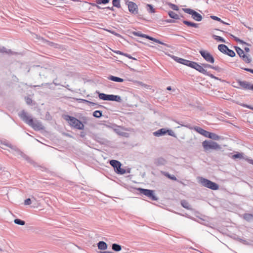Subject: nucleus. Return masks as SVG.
Masks as SVG:
<instances>
[{
    "instance_id": "obj_1",
    "label": "nucleus",
    "mask_w": 253,
    "mask_h": 253,
    "mask_svg": "<svg viewBox=\"0 0 253 253\" xmlns=\"http://www.w3.org/2000/svg\"><path fill=\"white\" fill-rule=\"evenodd\" d=\"M18 116L25 123L31 126L35 130H40L44 129L42 123L39 121H34L33 119L28 116L25 110L21 111L18 113Z\"/></svg>"
},
{
    "instance_id": "obj_2",
    "label": "nucleus",
    "mask_w": 253,
    "mask_h": 253,
    "mask_svg": "<svg viewBox=\"0 0 253 253\" xmlns=\"http://www.w3.org/2000/svg\"><path fill=\"white\" fill-rule=\"evenodd\" d=\"M64 119L69 122V125L71 126L78 129H84V125L81 121L77 118L67 115L64 116Z\"/></svg>"
},
{
    "instance_id": "obj_3",
    "label": "nucleus",
    "mask_w": 253,
    "mask_h": 253,
    "mask_svg": "<svg viewBox=\"0 0 253 253\" xmlns=\"http://www.w3.org/2000/svg\"><path fill=\"white\" fill-rule=\"evenodd\" d=\"M199 182L203 186L205 187L208 188L213 190H216L219 189V185L207 178L203 177H199Z\"/></svg>"
},
{
    "instance_id": "obj_4",
    "label": "nucleus",
    "mask_w": 253,
    "mask_h": 253,
    "mask_svg": "<svg viewBox=\"0 0 253 253\" xmlns=\"http://www.w3.org/2000/svg\"><path fill=\"white\" fill-rule=\"evenodd\" d=\"M96 92L98 94L99 98L101 100L105 101H113L120 103L122 102V99L119 95L114 94H106L104 93H100L97 91H96Z\"/></svg>"
},
{
    "instance_id": "obj_5",
    "label": "nucleus",
    "mask_w": 253,
    "mask_h": 253,
    "mask_svg": "<svg viewBox=\"0 0 253 253\" xmlns=\"http://www.w3.org/2000/svg\"><path fill=\"white\" fill-rule=\"evenodd\" d=\"M194 129L197 132L206 137L214 140H218L220 139V136L216 134L208 131L200 127L196 126Z\"/></svg>"
},
{
    "instance_id": "obj_6",
    "label": "nucleus",
    "mask_w": 253,
    "mask_h": 253,
    "mask_svg": "<svg viewBox=\"0 0 253 253\" xmlns=\"http://www.w3.org/2000/svg\"><path fill=\"white\" fill-rule=\"evenodd\" d=\"M202 145L206 151L210 149L217 150L220 148V145L217 142L211 140L204 141L202 142Z\"/></svg>"
},
{
    "instance_id": "obj_7",
    "label": "nucleus",
    "mask_w": 253,
    "mask_h": 253,
    "mask_svg": "<svg viewBox=\"0 0 253 253\" xmlns=\"http://www.w3.org/2000/svg\"><path fill=\"white\" fill-rule=\"evenodd\" d=\"M109 163L110 165L114 168V170L117 173L124 174L126 172L125 169L121 168L122 164L119 161L112 160L110 161Z\"/></svg>"
},
{
    "instance_id": "obj_8",
    "label": "nucleus",
    "mask_w": 253,
    "mask_h": 253,
    "mask_svg": "<svg viewBox=\"0 0 253 253\" xmlns=\"http://www.w3.org/2000/svg\"><path fill=\"white\" fill-rule=\"evenodd\" d=\"M138 191L140 194L146 196L151 200L157 201L158 199V198L155 195L154 191L152 190L139 188L138 189Z\"/></svg>"
},
{
    "instance_id": "obj_9",
    "label": "nucleus",
    "mask_w": 253,
    "mask_h": 253,
    "mask_svg": "<svg viewBox=\"0 0 253 253\" xmlns=\"http://www.w3.org/2000/svg\"><path fill=\"white\" fill-rule=\"evenodd\" d=\"M235 48L236 52L239 55L240 57H241L245 63L249 64L251 62L252 58L250 57L249 54H245L244 53V51L239 47L235 46Z\"/></svg>"
},
{
    "instance_id": "obj_10",
    "label": "nucleus",
    "mask_w": 253,
    "mask_h": 253,
    "mask_svg": "<svg viewBox=\"0 0 253 253\" xmlns=\"http://www.w3.org/2000/svg\"><path fill=\"white\" fill-rule=\"evenodd\" d=\"M182 9L185 13L191 15L192 18L197 21H201L203 19L200 14L192 9L183 8Z\"/></svg>"
},
{
    "instance_id": "obj_11",
    "label": "nucleus",
    "mask_w": 253,
    "mask_h": 253,
    "mask_svg": "<svg viewBox=\"0 0 253 253\" xmlns=\"http://www.w3.org/2000/svg\"><path fill=\"white\" fill-rule=\"evenodd\" d=\"M125 2L126 4L127 5L128 10L131 13L133 14L138 13V6L135 2L128 0H125Z\"/></svg>"
},
{
    "instance_id": "obj_12",
    "label": "nucleus",
    "mask_w": 253,
    "mask_h": 253,
    "mask_svg": "<svg viewBox=\"0 0 253 253\" xmlns=\"http://www.w3.org/2000/svg\"><path fill=\"white\" fill-rule=\"evenodd\" d=\"M199 53L203 58L208 62L210 63H213L214 59L213 56L208 51L204 50H201Z\"/></svg>"
},
{
    "instance_id": "obj_13",
    "label": "nucleus",
    "mask_w": 253,
    "mask_h": 253,
    "mask_svg": "<svg viewBox=\"0 0 253 253\" xmlns=\"http://www.w3.org/2000/svg\"><path fill=\"white\" fill-rule=\"evenodd\" d=\"M172 59H174V61H176L177 63L183 64L184 65H186L188 67H191V64L192 63V61H189L183 58H179L175 56H172Z\"/></svg>"
},
{
    "instance_id": "obj_14",
    "label": "nucleus",
    "mask_w": 253,
    "mask_h": 253,
    "mask_svg": "<svg viewBox=\"0 0 253 253\" xmlns=\"http://www.w3.org/2000/svg\"><path fill=\"white\" fill-rule=\"evenodd\" d=\"M192 68H193L201 73L203 74H205L206 73L207 70H206L203 67L202 65H200L198 63L193 61L190 67Z\"/></svg>"
},
{
    "instance_id": "obj_15",
    "label": "nucleus",
    "mask_w": 253,
    "mask_h": 253,
    "mask_svg": "<svg viewBox=\"0 0 253 253\" xmlns=\"http://www.w3.org/2000/svg\"><path fill=\"white\" fill-rule=\"evenodd\" d=\"M238 84L242 88L244 89H249L250 90V87L253 84H251L250 83L247 81H242L241 80L237 81Z\"/></svg>"
},
{
    "instance_id": "obj_16",
    "label": "nucleus",
    "mask_w": 253,
    "mask_h": 253,
    "mask_svg": "<svg viewBox=\"0 0 253 253\" xmlns=\"http://www.w3.org/2000/svg\"><path fill=\"white\" fill-rule=\"evenodd\" d=\"M41 41L43 43H46L47 45L51 47H53L54 48H59L60 47L59 44L52 42H50L46 39H44V38H41Z\"/></svg>"
},
{
    "instance_id": "obj_17",
    "label": "nucleus",
    "mask_w": 253,
    "mask_h": 253,
    "mask_svg": "<svg viewBox=\"0 0 253 253\" xmlns=\"http://www.w3.org/2000/svg\"><path fill=\"white\" fill-rule=\"evenodd\" d=\"M167 163V161L162 157L158 158L154 160V164L157 166H164Z\"/></svg>"
},
{
    "instance_id": "obj_18",
    "label": "nucleus",
    "mask_w": 253,
    "mask_h": 253,
    "mask_svg": "<svg viewBox=\"0 0 253 253\" xmlns=\"http://www.w3.org/2000/svg\"><path fill=\"white\" fill-rule=\"evenodd\" d=\"M95 140L96 142L102 145H107L109 142L107 139L99 136H96Z\"/></svg>"
},
{
    "instance_id": "obj_19",
    "label": "nucleus",
    "mask_w": 253,
    "mask_h": 253,
    "mask_svg": "<svg viewBox=\"0 0 253 253\" xmlns=\"http://www.w3.org/2000/svg\"><path fill=\"white\" fill-rule=\"evenodd\" d=\"M167 133L166 128H161L153 132V135L155 136L159 137L165 135Z\"/></svg>"
},
{
    "instance_id": "obj_20",
    "label": "nucleus",
    "mask_w": 253,
    "mask_h": 253,
    "mask_svg": "<svg viewBox=\"0 0 253 253\" xmlns=\"http://www.w3.org/2000/svg\"><path fill=\"white\" fill-rule=\"evenodd\" d=\"M97 245L98 249L100 250H105L108 248L107 243L104 241H99Z\"/></svg>"
},
{
    "instance_id": "obj_21",
    "label": "nucleus",
    "mask_w": 253,
    "mask_h": 253,
    "mask_svg": "<svg viewBox=\"0 0 253 253\" xmlns=\"http://www.w3.org/2000/svg\"><path fill=\"white\" fill-rule=\"evenodd\" d=\"M108 79L111 81L115 82H119V83H122L124 82V79H122L121 78L115 77L114 76H110L108 77Z\"/></svg>"
},
{
    "instance_id": "obj_22",
    "label": "nucleus",
    "mask_w": 253,
    "mask_h": 253,
    "mask_svg": "<svg viewBox=\"0 0 253 253\" xmlns=\"http://www.w3.org/2000/svg\"><path fill=\"white\" fill-rule=\"evenodd\" d=\"M183 23L188 26L196 28H198L199 25V24L195 23L187 20H183Z\"/></svg>"
},
{
    "instance_id": "obj_23",
    "label": "nucleus",
    "mask_w": 253,
    "mask_h": 253,
    "mask_svg": "<svg viewBox=\"0 0 253 253\" xmlns=\"http://www.w3.org/2000/svg\"><path fill=\"white\" fill-rule=\"evenodd\" d=\"M228 48V46L225 44H221L218 46V49L224 54H225Z\"/></svg>"
},
{
    "instance_id": "obj_24",
    "label": "nucleus",
    "mask_w": 253,
    "mask_h": 253,
    "mask_svg": "<svg viewBox=\"0 0 253 253\" xmlns=\"http://www.w3.org/2000/svg\"><path fill=\"white\" fill-rule=\"evenodd\" d=\"M132 34L135 36H137V37H142V38H145L146 39H148V37H149V35H146V34H142L141 33V32H132Z\"/></svg>"
},
{
    "instance_id": "obj_25",
    "label": "nucleus",
    "mask_w": 253,
    "mask_h": 253,
    "mask_svg": "<svg viewBox=\"0 0 253 253\" xmlns=\"http://www.w3.org/2000/svg\"><path fill=\"white\" fill-rule=\"evenodd\" d=\"M181 205L185 209L187 210H191V208L190 207V206L188 202H187L185 200H181Z\"/></svg>"
},
{
    "instance_id": "obj_26",
    "label": "nucleus",
    "mask_w": 253,
    "mask_h": 253,
    "mask_svg": "<svg viewBox=\"0 0 253 253\" xmlns=\"http://www.w3.org/2000/svg\"><path fill=\"white\" fill-rule=\"evenodd\" d=\"M147 39H148V40H149L150 41H153V42H155L158 43L159 44L164 45H165V46H166L167 47H169V46L167 44H166V43H165L160 41V40H158L157 39H155V38H154L153 37H152L151 36H149V37H148V38Z\"/></svg>"
},
{
    "instance_id": "obj_27",
    "label": "nucleus",
    "mask_w": 253,
    "mask_h": 253,
    "mask_svg": "<svg viewBox=\"0 0 253 253\" xmlns=\"http://www.w3.org/2000/svg\"><path fill=\"white\" fill-rule=\"evenodd\" d=\"M112 249L115 252H119L122 250V246L118 244L114 243L112 245Z\"/></svg>"
},
{
    "instance_id": "obj_28",
    "label": "nucleus",
    "mask_w": 253,
    "mask_h": 253,
    "mask_svg": "<svg viewBox=\"0 0 253 253\" xmlns=\"http://www.w3.org/2000/svg\"><path fill=\"white\" fill-rule=\"evenodd\" d=\"M230 37H232V38H233V39L237 42H239L240 43H241V44H247V45H250V44L247 43V42H245L244 41H243V40L239 39L238 38L234 36V35H233L232 34H229Z\"/></svg>"
},
{
    "instance_id": "obj_29",
    "label": "nucleus",
    "mask_w": 253,
    "mask_h": 253,
    "mask_svg": "<svg viewBox=\"0 0 253 253\" xmlns=\"http://www.w3.org/2000/svg\"><path fill=\"white\" fill-rule=\"evenodd\" d=\"M169 16L174 19H180L179 16L172 11H169L168 13Z\"/></svg>"
},
{
    "instance_id": "obj_30",
    "label": "nucleus",
    "mask_w": 253,
    "mask_h": 253,
    "mask_svg": "<svg viewBox=\"0 0 253 253\" xmlns=\"http://www.w3.org/2000/svg\"><path fill=\"white\" fill-rule=\"evenodd\" d=\"M0 52L6 53L8 54H13V52L10 49L7 50L4 46H0Z\"/></svg>"
},
{
    "instance_id": "obj_31",
    "label": "nucleus",
    "mask_w": 253,
    "mask_h": 253,
    "mask_svg": "<svg viewBox=\"0 0 253 253\" xmlns=\"http://www.w3.org/2000/svg\"><path fill=\"white\" fill-rule=\"evenodd\" d=\"M243 217L247 221H251L253 219V215L251 213H245Z\"/></svg>"
},
{
    "instance_id": "obj_32",
    "label": "nucleus",
    "mask_w": 253,
    "mask_h": 253,
    "mask_svg": "<svg viewBox=\"0 0 253 253\" xmlns=\"http://www.w3.org/2000/svg\"><path fill=\"white\" fill-rule=\"evenodd\" d=\"M146 8L147 11L150 13H153L156 12L155 9L154 8L153 5L151 4H147Z\"/></svg>"
},
{
    "instance_id": "obj_33",
    "label": "nucleus",
    "mask_w": 253,
    "mask_h": 253,
    "mask_svg": "<svg viewBox=\"0 0 253 253\" xmlns=\"http://www.w3.org/2000/svg\"><path fill=\"white\" fill-rule=\"evenodd\" d=\"M102 116V112L100 110H96L93 113V116L97 118H99Z\"/></svg>"
},
{
    "instance_id": "obj_34",
    "label": "nucleus",
    "mask_w": 253,
    "mask_h": 253,
    "mask_svg": "<svg viewBox=\"0 0 253 253\" xmlns=\"http://www.w3.org/2000/svg\"><path fill=\"white\" fill-rule=\"evenodd\" d=\"M14 222L15 224L20 225H24L25 224V222L24 220H22L19 218H16L14 220Z\"/></svg>"
},
{
    "instance_id": "obj_35",
    "label": "nucleus",
    "mask_w": 253,
    "mask_h": 253,
    "mask_svg": "<svg viewBox=\"0 0 253 253\" xmlns=\"http://www.w3.org/2000/svg\"><path fill=\"white\" fill-rule=\"evenodd\" d=\"M225 54H227L231 57H233L235 56V55H236L235 52L233 50L229 49V48L227 50V51L225 53Z\"/></svg>"
},
{
    "instance_id": "obj_36",
    "label": "nucleus",
    "mask_w": 253,
    "mask_h": 253,
    "mask_svg": "<svg viewBox=\"0 0 253 253\" xmlns=\"http://www.w3.org/2000/svg\"><path fill=\"white\" fill-rule=\"evenodd\" d=\"M212 37L214 40H216L217 41L221 42H226L225 40L221 37L213 35Z\"/></svg>"
},
{
    "instance_id": "obj_37",
    "label": "nucleus",
    "mask_w": 253,
    "mask_h": 253,
    "mask_svg": "<svg viewBox=\"0 0 253 253\" xmlns=\"http://www.w3.org/2000/svg\"><path fill=\"white\" fill-rule=\"evenodd\" d=\"M237 240L239 241L240 242L243 243V244H244L245 245H248V246L251 245V244L249 242H248L247 240L243 239L241 238H237Z\"/></svg>"
},
{
    "instance_id": "obj_38",
    "label": "nucleus",
    "mask_w": 253,
    "mask_h": 253,
    "mask_svg": "<svg viewBox=\"0 0 253 253\" xmlns=\"http://www.w3.org/2000/svg\"><path fill=\"white\" fill-rule=\"evenodd\" d=\"M84 102H85V103H87L90 105H91V106H96V108L97 107H102V105H98V104L97 103H94V102H91V101H89L88 100H85V99H83L82 100Z\"/></svg>"
},
{
    "instance_id": "obj_39",
    "label": "nucleus",
    "mask_w": 253,
    "mask_h": 253,
    "mask_svg": "<svg viewBox=\"0 0 253 253\" xmlns=\"http://www.w3.org/2000/svg\"><path fill=\"white\" fill-rule=\"evenodd\" d=\"M113 6L117 8L121 7L120 0H113L112 1Z\"/></svg>"
},
{
    "instance_id": "obj_40",
    "label": "nucleus",
    "mask_w": 253,
    "mask_h": 253,
    "mask_svg": "<svg viewBox=\"0 0 253 253\" xmlns=\"http://www.w3.org/2000/svg\"><path fill=\"white\" fill-rule=\"evenodd\" d=\"M232 158L234 159H242L243 158V154L240 153H237L234 155H233Z\"/></svg>"
},
{
    "instance_id": "obj_41",
    "label": "nucleus",
    "mask_w": 253,
    "mask_h": 253,
    "mask_svg": "<svg viewBox=\"0 0 253 253\" xmlns=\"http://www.w3.org/2000/svg\"><path fill=\"white\" fill-rule=\"evenodd\" d=\"M168 4L171 9H172L174 10L177 11L179 10L178 7L174 4H173L171 2H169Z\"/></svg>"
},
{
    "instance_id": "obj_42",
    "label": "nucleus",
    "mask_w": 253,
    "mask_h": 253,
    "mask_svg": "<svg viewBox=\"0 0 253 253\" xmlns=\"http://www.w3.org/2000/svg\"><path fill=\"white\" fill-rule=\"evenodd\" d=\"M165 175L167 177L169 178L170 179L173 180H176L177 178L174 175H170L168 172H166L165 174Z\"/></svg>"
},
{
    "instance_id": "obj_43",
    "label": "nucleus",
    "mask_w": 253,
    "mask_h": 253,
    "mask_svg": "<svg viewBox=\"0 0 253 253\" xmlns=\"http://www.w3.org/2000/svg\"><path fill=\"white\" fill-rule=\"evenodd\" d=\"M110 0H96V2L98 4H107L109 3Z\"/></svg>"
},
{
    "instance_id": "obj_44",
    "label": "nucleus",
    "mask_w": 253,
    "mask_h": 253,
    "mask_svg": "<svg viewBox=\"0 0 253 253\" xmlns=\"http://www.w3.org/2000/svg\"><path fill=\"white\" fill-rule=\"evenodd\" d=\"M166 131H167V133H168V134L169 135L176 137V135H175L174 132L172 130L166 129Z\"/></svg>"
},
{
    "instance_id": "obj_45",
    "label": "nucleus",
    "mask_w": 253,
    "mask_h": 253,
    "mask_svg": "<svg viewBox=\"0 0 253 253\" xmlns=\"http://www.w3.org/2000/svg\"><path fill=\"white\" fill-rule=\"evenodd\" d=\"M211 18L213 20H216V21H219L220 22H223V20H221L220 18L218 17L217 16L211 15Z\"/></svg>"
},
{
    "instance_id": "obj_46",
    "label": "nucleus",
    "mask_w": 253,
    "mask_h": 253,
    "mask_svg": "<svg viewBox=\"0 0 253 253\" xmlns=\"http://www.w3.org/2000/svg\"><path fill=\"white\" fill-rule=\"evenodd\" d=\"M25 101L28 105H31L33 101L32 99L29 97H25Z\"/></svg>"
},
{
    "instance_id": "obj_47",
    "label": "nucleus",
    "mask_w": 253,
    "mask_h": 253,
    "mask_svg": "<svg viewBox=\"0 0 253 253\" xmlns=\"http://www.w3.org/2000/svg\"><path fill=\"white\" fill-rule=\"evenodd\" d=\"M89 4L92 6L97 7V8L98 9H103V7H101L100 6H99V4L97 3V2L96 3L90 2L89 3Z\"/></svg>"
},
{
    "instance_id": "obj_48",
    "label": "nucleus",
    "mask_w": 253,
    "mask_h": 253,
    "mask_svg": "<svg viewBox=\"0 0 253 253\" xmlns=\"http://www.w3.org/2000/svg\"><path fill=\"white\" fill-rule=\"evenodd\" d=\"M31 203H32V201H31V199H30V198H28L24 201V205H30V204H31Z\"/></svg>"
},
{
    "instance_id": "obj_49",
    "label": "nucleus",
    "mask_w": 253,
    "mask_h": 253,
    "mask_svg": "<svg viewBox=\"0 0 253 253\" xmlns=\"http://www.w3.org/2000/svg\"><path fill=\"white\" fill-rule=\"evenodd\" d=\"M205 75L208 76L212 79H214V76L209 72L206 71V73L204 74Z\"/></svg>"
},
{
    "instance_id": "obj_50",
    "label": "nucleus",
    "mask_w": 253,
    "mask_h": 253,
    "mask_svg": "<svg viewBox=\"0 0 253 253\" xmlns=\"http://www.w3.org/2000/svg\"><path fill=\"white\" fill-rule=\"evenodd\" d=\"M211 69H212L215 71H218V72H219L221 70V68L218 66H212Z\"/></svg>"
},
{
    "instance_id": "obj_51",
    "label": "nucleus",
    "mask_w": 253,
    "mask_h": 253,
    "mask_svg": "<svg viewBox=\"0 0 253 253\" xmlns=\"http://www.w3.org/2000/svg\"><path fill=\"white\" fill-rule=\"evenodd\" d=\"M124 56L129 58V59H131L135 60H137L135 58L132 57L130 54H128L127 53H125V55Z\"/></svg>"
},
{
    "instance_id": "obj_52",
    "label": "nucleus",
    "mask_w": 253,
    "mask_h": 253,
    "mask_svg": "<svg viewBox=\"0 0 253 253\" xmlns=\"http://www.w3.org/2000/svg\"><path fill=\"white\" fill-rule=\"evenodd\" d=\"M203 67L204 68H211L212 67V65L208 64H202Z\"/></svg>"
},
{
    "instance_id": "obj_53",
    "label": "nucleus",
    "mask_w": 253,
    "mask_h": 253,
    "mask_svg": "<svg viewBox=\"0 0 253 253\" xmlns=\"http://www.w3.org/2000/svg\"><path fill=\"white\" fill-rule=\"evenodd\" d=\"M114 52L118 54H120V55H125V53H124L120 50H115V51H114Z\"/></svg>"
},
{
    "instance_id": "obj_54",
    "label": "nucleus",
    "mask_w": 253,
    "mask_h": 253,
    "mask_svg": "<svg viewBox=\"0 0 253 253\" xmlns=\"http://www.w3.org/2000/svg\"><path fill=\"white\" fill-rule=\"evenodd\" d=\"M245 71H246L247 72H249L252 74H253V69H250V68H245L243 69Z\"/></svg>"
},
{
    "instance_id": "obj_55",
    "label": "nucleus",
    "mask_w": 253,
    "mask_h": 253,
    "mask_svg": "<svg viewBox=\"0 0 253 253\" xmlns=\"http://www.w3.org/2000/svg\"><path fill=\"white\" fill-rule=\"evenodd\" d=\"M25 159L29 163H33L34 162L32 160H31L29 157L27 156H25Z\"/></svg>"
},
{
    "instance_id": "obj_56",
    "label": "nucleus",
    "mask_w": 253,
    "mask_h": 253,
    "mask_svg": "<svg viewBox=\"0 0 253 253\" xmlns=\"http://www.w3.org/2000/svg\"><path fill=\"white\" fill-rule=\"evenodd\" d=\"M114 6H112V7H110V6H108V7H104V8H103V9H109L111 11H114L115 10L114 7Z\"/></svg>"
},
{
    "instance_id": "obj_57",
    "label": "nucleus",
    "mask_w": 253,
    "mask_h": 253,
    "mask_svg": "<svg viewBox=\"0 0 253 253\" xmlns=\"http://www.w3.org/2000/svg\"><path fill=\"white\" fill-rule=\"evenodd\" d=\"M35 38H36V39H37L39 40H41V38H42V37L39 36L38 35H35Z\"/></svg>"
},
{
    "instance_id": "obj_58",
    "label": "nucleus",
    "mask_w": 253,
    "mask_h": 253,
    "mask_svg": "<svg viewBox=\"0 0 253 253\" xmlns=\"http://www.w3.org/2000/svg\"><path fill=\"white\" fill-rule=\"evenodd\" d=\"M244 49L246 52H249L250 51V48L248 47H245Z\"/></svg>"
},
{
    "instance_id": "obj_59",
    "label": "nucleus",
    "mask_w": 253,
    "mask_h": 253,
    "mask_svg": "<svg viewBox=\"0 0 253 253\" xmlns=\"http://www.w3.org/2000/svg\"><path fill=\"white\" fill-rule=\"evenodd\" d=\"M85 134L84 132H81L80 134V136L81 137H84L85 136Z\"/></svg>"
},
{
    "instance_id": "obj_60",
    "label": "nucleus",
    "mask_w": 253,
    "mask_h": 253,
    "mask_svg": "<svg viewBox=\"0 0 253 253\" xmlns=\"http://www.w3.org/2000/svg\"><path fill=\"white\" fill-rule=\"evenodd\" d=\"M115 131L117 133H118V134H121V133L120 131H119V129H115Z\"/></svg>"
},
{
    "instance_id": "obj_61",
    "label": "nucleus",
    "mask_w": 253,
    "mask_h": 253,
    "mask_svg": "<svg viewBox=\"0 0 253 253\" xmlns=\"http://www.w3.org/2000/svg\"><path fill=\"white\" fill-rule=\"evenodd\" d=\"M245 106H246L247 108H249V109H252V110H253V107H252L251 106L246 105H245Z\"/></svg>"
},
{
    "instance_id": "obj_62",
    "label": "nucleus",
    "mask_w": 253,
    "mask_h": 253,
    "mask_svg": "<svg viewBox=\"0 0 253 253\" xmlns=\"http://www.w3.org/2000/svg\"><path fill=\"white\" fill-rule=\"evenodd\" d=\"M167 89L168 90H171V86H168L167 87Z\"/></svg>"
},
{
    "instance_id": "obj_63",
    "label": "nucleus",
    "mask_w": 253,
    "mask_h": 253,
    "mask_svg": "<svg viewBox=\"0 0 253 253\" xmlns=\"http://www.w3.org/2000/svg\"><path fill=\"white\" fill-rule=\"evenodd\" d=\"M214 79H215V80H220L221 81V79L218 78V77H216L215 76H214Z\"/></svg>"
},
{
    "instance_id": "obj_64",
    "label": "nucleus",
    "mask_w": 253,
    "mask_h": 253,
    "mask_svg": "<svg viewBox=\"0 0 253 253\" xmlns=\"http://www.w3.org/2000/svg\"><path fill=\"white\" fill-rule=\"evenodd\" d=\"M250 90H253V84H252V85L251 86V87H250Z\"/></svg>"
}]
</instances>
